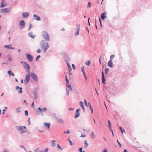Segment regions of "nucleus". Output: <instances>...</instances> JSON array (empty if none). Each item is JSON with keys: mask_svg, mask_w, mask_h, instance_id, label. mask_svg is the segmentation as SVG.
<instances>
[{"mask_svg": "<svg viewBox=\"0 0 152 152\" xmlns=\"http://www.w3.org/2000/svg\"><path fill=\"white\" fill-rule=\"evenodd\" d=\"M117 143H118L120 147H121V143H120V142H119V141H118V140H117Z\"/></svg>", "mask_w": 152, "mask_h": 152, "instance_id": "obj_47", "label": "nucleus"}, {"mask_svg": "<svg viewBox=\"0 0 152 152\" xmlns=\"http://www.w3.org/2000/svg\"><path fill=\"white\" fill-rule=\"evenodd\" d=\"M57 148H59V149L62 150H63V149L61 148V147H60V145L58 144H57Z\"/></svg>", "mask_w": 152, "mask_h": 152, "instance_id": "obj_39", "label": "nucleus"}, {"mask_svg": "<svg viewBox=\"0 0 152 152\" xmlns=\"http://www.w3.org/2000/svg\"><path fill=\"white\" fill-rule=\"evenodd\" d=\"M66 94L68 95H69V90H68L66 92Z\"/></svg>", "mask_w": 152, "mask_h": 152, "instance_id": "obj_61", "label": "nucleus"}, {"mask_svg": "<svg viewBox=\"0 0 152 152\" xmlns=\"http://www.w3.org/2000/svg\"><path fill=\"white\" fill-rule=\"evenodd\" d=\"M30 80V73L28 72L27 74L26 75L25 78L24 80L25 84H26L29 82Z\"/></svg>", "mask_w": 152, "mask_h": 152, "instance_id": "obj_5", "label": "nucleus"}, {"mask_svg": "<svg viewBox=\"0 0 152 152\" xmlns=\"http://www.w3.org/2000/svg\"><path fill=\"white\" fill-rule=\"evenodd\" d=\"M72 67L74 69H75V65L73 64H72Z\"/></svg>", "mask_w": 152, "mask_h": 152, "instance_id": "obj_63", "label": "nucleus"}, {"mask_svg": "<svg viewBox=\"0 0 152 152\" xmlns=\"http://www.w3.org/2000/svg\"><path fill=\"white\" fill-rule=\"evenodd\" d=\"M41 52V50L40 49H39L36 52L38 53H40Z\"/></svg>", "mask_w": 152, "mask_h": 152, "instance_id": "obj_52", "label": "nucleus"}, {"mask_svg": "<svg viewBox=\"0 0 152 152\" xmlns=\"http://www.w3.org/2000/svg\"><path fill=\"white\" fill-rule=\"evenodd\" d=\"M4 108H5V109L2 110L3 112L2 113V114H4V112L6 111V110H7V108L6 107H5Z\"/></svg>", "mask_w": 152, "mask_h": 152, "instance_id": "obj_34", "label": "nucleus"}, {"mask_svg": "<svg viewBox=\"0 0 152 152\" xmlns=\"http://www.w3.org/2000/svg\"><path fill=\"white\" fill-rule=\"evenodd\" d=\"M48 150V149L46 148L44 151H42L43 152H47Z\"/></svg>", "mask_w": 152, "mask_h": 152, "instance_id": "obj_53", "label": "nucleus"}, {"mask_svg": "<svg viewBox=\"0 0 152 152\" xmlns=\"http://www.w3.org/2000/svg\"><path fill=\"white\" fill-rule=\"evenodd\" d=\"M10 9L9 8H6L1 10L0 11L1 13H7L9 12Z\"/></svg>", "mask_w": 152, "mask_h": 152, "instance_id": "obj_11", "label": "nucleus"}, {"mask_svg": "<svg viewBox=\"0 0 152 152\" xmlns=\"http://www.w3.org/2000/svg\"><path fill=\"white\" fill-rule=\"evenodd\" d=\"M65 80L66 81V87L68 88L69 89L72 91V89L71 86L70 85L69 80L67 77V76H65Z\"/></svg>", "mask_w": 152, "mask_h": 152, "instance_id": "obj_4", "label": "nucleus"}, {"mask_svg": "<svg viewBox=\"0 0 152 152\" xmlns=\"http://www.w3.org/2000/svg\"><path fill=\"white\" fill-rule=\"evenodd\" d=\"M19 25L21 28H23L25 27V25L24 21L23 20H21L19 23Z\"/></svg>", "mask_w": 152, "mask_h": 152, "instance_id": "obj_13", "label": "nucleus"}, {"mask_svg": "<svg viewBox=\"0 0 152 152\" xmlns=\"http://www.w3.org/2000/svg\"><path fill=\"white\" fill-rule=\"evenodd\" d=\"M55 118L56 120V122L59 124H63L65 123L64 121L61 118H59L56 116L55 117Z\"/></svg>", "mask_w": 152, "mask_h": 152, "instance_id": "obj_7", "label": "nucleus"}, {"mask_svg": "<svg viewBox=\"0 0 152 152\" xmlns=\"http://www.w3.org/2000/svg\"><path fill=\"white\" fill-rule=\"evenodd\" d=\"M68 140L69 141V142L71 145H74V143H72V141L71 140H70L69 139H68Z\"/></svg>", "mask_w": 152, "mask_h": 152, "instance_id": "obj_43", "label": "nucleus"}, {"mask_svg": "<svg viewBox=\"0 0 152 152\" xmlns=\"http://www.w3.org/2000/svg\"><path fill=\"white\" fill-rule=\"evenodd\" d=\"M81 71H82V72H84L85 69H84V66H83L81 67Z\"/></svg>", "mask_w": 152, "mask_h": 152, "instance_id": "obj_46", "label": "nucleus"}, {"mask_svg": "<svg viewBox=\"0 0 152 152\" xmlns=\"http://www.w3.org/2000/svg\"><path fill=\"white\" fill-rule=\"evenodd\" d=\"M23 66L24 68L26 69L27 72H30V66L26 62H23Z\"/></svg>", "mask_w": 152, "mask_h": 152, "instance_id": "obj_6", "label": "nucleus"}, {"mask_svg": "<svg viewBox=\"0 0 152 152\" xmlns=\"http://www.w3.org/2000/svg\"><path fill=\"white\" fill-rule=\"evenodd\" d=\"M34 19H35L37 21H40L41 20L40 17L38 15H37V16L36 17V18H34Z\"/></svg>", "mask_w": 152, "mask_h": 152, "instance_id": "obj_27", "label": "nucleus"}, {"mask_svg": "<svg viewBox=\"0 0 152 152\" xmlns=\"http://www.w3.org/2000/svg\"><path fill=\"white\" fill-rule=\"evenodd\" d=\"M103 152H107V149H104V150Z\"/></svg>", "mask_w": 152, "mask_h": 152, "instance_id": "obj_64", "label": "nucleus"}, {"mask_svg": "<svg viewBox=\"0 0 152 152\" xmlns=\"http://www.w3.org/2000/svg\"><path fill=\"white\" fill-rule=\"evenodd\" d=\"M91 136L92 139H94V138L95 137V135H94L93 132H92L91 134Z\"/></svg>", "mask_w": 152, "mask_h": 152, "instance_id": "obj_32", "label": "nucleus"}, {"mask_svg": "<svg viewBox=\"0 0 152 152\" xmlns=\"http://www.w3.org/2000/svg\"><path fill=\"white\" fill-rule=\"evenodd\" d=\"M39 148H37L34 150V152H39Z\"/></svg>", "mask_w": 152, "mask_h": 152, "instance_id": "obj_59", "label": "nucleus"}, {"mask_svg": "<svg viewBox=\"0 0 152 152\" xmlns=\"http://www.w3.org/2000/svg\"><path fill=\"white\" fill-rule=\"evenodd\" d=\"M84 144L85 145V148H86L88 145V144L87 143V141L86 140L85 141Z\"/></svg>", "mask_w": 152, "mask_h": 152, "instance_id": "obj_30", "label": "nucleus"}, {"mask_svg": "<svg viewBox=\"0 0 152 152\" xmlns=\"http://www.w3.org/2000/svg\"><path fill=\"white\" fill-rule=\"evenodd\" d=\"M86 105L88 107H90L91 106V104L90 102H88L86 104Z\"/></svg>", "mask_w": 152, "mask_h": 152, "instance_id": "obj_41", "label": "nucleus"}, {"mask_svg": "<svg viewBox=\"0 0 152 152\" xmlns=\"http://www.w3.org/2000/svg\"><path fill=\"white\" fill-rule=\"evenodd\" d=\"M83 75L85 77V78L86 80L87 79V77H86V73H85V72H83Z\"/></svg>", "mask_w": 152, "mask_h": 152, "instance_id": "obj_56", "label": "nucleus"}, {"mask_svg": "<svg viewBox=\"0 0 152 152\" xmlns=\"http://www.w3.org/2000/svg\"><path fill=\"white\" fill-rule=\"evenodd\" d=\"M119 129L121 131L122 133H123L125 132V129H122V127L121 126L119 127Z\"/></svg>", "mask_w": 152, "mask_h": 152, "instance_id": "obj_33", "label": "nucleus"}, {"mask_svg": "<svg viewBox=\"0 0 152 152\" xmlns=\"http://www.w3.org/2000/svg\"><path fill=\"white\" fill-rule=\"evenodd\" d=\"M20 107H19L16 109V113H20Z\"/></svg>", "mask_w": 152, "mask_h": 152, "instance_id": "obj_36", "label": "nucleus"}, {"mask_svg": "<svg viewBox=\"0 0 152 152\" xmlns=\"http://www.w3.org/2000/svg\"><path fill=\"white\" fill-rule=\"evenodd\" d=\"M114 57L115 56L114 55H111L110 56V60H111V61H112V59L114 58Z\"/></svg>", "mask_w": 152, "mask_h": 152, "instance_id": "obj_35", "label": "nucleus"}, {"mask_svg": "<svg viewBox=\"0 0 152 152\" xmlns=\"http://www.w3.org/2000/svg\"><path fill=\"white\" fill-rule=\"evenodd\" d=\"M25 115L26 116H28V112L27 110H25Z\"/></svg>", "mask_w": 152, "mask_h": 152, "instance_id": "obj_38", "label": "nucleus"}, {"mask_svg": "<svg viewBox=\"0 0 152 152\" xmlns=\"http://www.w3.org/2000/svg\"><path fill=\"white\" fill-rule=\"evenodd\" d=\"M26 58L30 62H31L33 60V58L32 56L30 54H26Z\"/></svg>", "mask_w": 152, "mask_h": 152, "instance_id": "obj_9", "label": "nucleus"}, {"mask_svg": "<svg viewBox=\"0 0 152 152\" xmlns=\"http://www.w3.org/2000/svg\"><path fill=\"white\" fill-rule=\"evenodd\" d=\"M65 61H66V64L68 66H71L70 65V64H69V62L68 61V60H67V61L66 60Z\"/></svg>", "mask_w": 152, "mask_h": 152, "instance_id": "obj_42", "label": "nucleus"}, {"mask_svg": "<svg viewBox=\"0 0 152 152\" xmlns=\"http://www.w3.org/2000/svg\"><path fill=\"white\" fill-rule=\"evenodd\" d=\"M107 65L110 68L112 67L113 65V64L112 61H111V60H109L108 62Z\"/></svg>", "mask_w": 152, "mask_h": 152, "instance_id": "obj_20", "label": "nucleus"}, {"mask_svg": "<svg viewBox=\"0 0 152 152\" xmlns=\"http://www.w3.org/2000/svg\"><path fill=\"white\" fill-rule=\"evenodd\" d=\"M4 48H7V49H14V48L12 47V45L11 44H9L4 45Z\"/></svg>", "mask_w": 152, "mask_h": 152, "instance_id": "obj_16", "label": "nucleus"}, {"mask_svg": "<svg viewBox=\"0 0 152 152\" xmlns=\"http://www.w3.org/2000/svg\"><path fill=\"white\" fill-rule=\"evenodd\" d=\"M7 5L5 1L4 0H2L1 3V5L0 6L1 8H3Z\"/></svg>", "mask_w": 152, "mask_h": 152, "instance_id": "obj_18", "label": "nucleus"}, {"mask_svg": "<svg viewBox=\"0 0 152 152\" xmlns=\"http://www.w3.org/2000/svg\"><path fill=\"white\" fill-rule=\"evenodd\" d=\"M79 111H80V109H77L76 111V115L75 116L74 118H76L78 117L80 115V114L79 113Z\"/></svg>", "mask_w": 152, "mask_h": 152, "instance_id": "obj_17", "label": "nucleus"}, {"mask_svg": "<svg viewBox=\"0 0 152 152\" xmlns=\"http://www.w3.org/2000/svg\"><path fill=\"white\" fill-rule=\"evenodd\" d=\"M32 27V26L31 24H30L29 27L28 28V30H30V29Z\"/></svg>", "mask_w": 152, "mask_h": 152, "instance_id": "obj_49", "label": "nucleus"}, {"mask_svg": "<svg viewBox=\"0 0 152 152\" xmlns=\"http://www.w3.org/2000/svg\"><path fill=\"white\" fill-rule=\"evenodd\" d=\"M42 35L43 38L48 41L50 40V37L48 33L46 31H43L42 32Z\"/></svg>", "mask_w": 152, "mask_h": 152, "instance_id": "obj_3", "label": "nucleus"}, {"mask_svg": "<svg viewBox=\"0 0 152 152\" xmlns=\"http://www.w3.org/2000/svg\"><path fill=\"white\" fill-rule=\"evenodd\" d=\"M4 152H9V151L8 150H7L6 148H5L4 149Z\"/></svg>", "mask_w": 152, "mask_h": 152, "instance_id": "obj_55", "label": "nucleus"}, {"mask_svg": "<svg viewBox=\"0 0 152 152\" xmlns=\"http://www.w3.org/2000/svg\"><path fill=\"white\" fill-rule=\"evenodd\" d=\"M109 71V69L108 68H106L105 69V74H108V72Z\"/></svg>", "mask_w": 152, "mask_h": 152, "instance_id": "obj_31", "label": "nucleus"}, {"mask_svg": "<svg viewBox=\"0 0 152 152\" xmlns=\"http://www.w3.org/2000/svg\"><path fill=\"white\" fill-rule=\"evenodd\" d=\"M31 77L35 81L37 82L38 81V77L37 75L35 73H32L31 74Z\"/></svg>", "mask_w": 152, "mask_h": 152, "instance_id": "obj_8", "label": "nucleus"}, {"mask_svg": "<svg viewBox=\"0 0 152 152\" xmlns=\"http://www.w3.org/2000/svg\"><path fill=\"white\" fill-rule=\"evenodd\" d=\"M86 136V134H84L83 135L81 134V136H80V137L83 138V137Z\"/></svg>", "mask_w": 152, "mask_h": 152, "instance_id": "obj_58", "label": "nucleus"}, {"mask_svg": "<svg viewBox=\"0 0 152 152\" xmlns=\"http://www.w3.org/2000/svg\"><path fill=\"white\" fill-rule=\"evenodd\" d=\"M56 141L55 140H53L51 141L52 145L51 146L52 147H54L56 145V144L55 143V142H56Z\"/></svg>", "mask_w": 152, "mask_h": 152, "instance_id": "obj_24", "label": "nucleus"}, {"mask_svg": "<svg viewBox=\"0 0 152 152\" xmlns=\"http://www.w3.org/2000/svg\"><path fill=\"white\" fill-rule=\"evenodd\" d=\"M106 13L105 12L102 13L101 15V19L103 20H104L106 18Z\"/></svg>", "mask_w": 152, "mask_h": 152, "instance_id": "obj_22", "label": "nucleus"}, {"mask_svg": "<svg viewBox=\"0 0 152 152\" xmlns=\"http://www.w3.org/2000/svg\"><path fill=\"white\" fill-rule=\"evenodd\" d=\"M37 88H35L33 92V94L34 95V99H35L37 97Z\"/></svg>", "mask_w": 152, "mask_h": 152, "instance_id": "obj_15", "label": "nucleus"}, {"mask_svg": "<svg viewBox=\"0 0 152 152\" xmlns=\"http://www.w3.org/2000/svg\"><path fill=\"white\" fill-rule=\"evenodd\" d=\"M40 57V55H39L38 56H37L36 57V61H37L38 60V59Z\"/></svg>", "mask_w": 152, "mask_h": 152, "instance_id": "obj_50", "label": "nucleus"}, {"mask_svg": "<svg viewBox=\"0 0 152 152\" xmlns=\"http://www.w3.org/2000/svg\"><path fill=\"white\" fill-rule=\"evenodd\" d=\"M70 133V132L69 130H67L66 131H65L64 132V134H66V133L69 134Z\"/></svg>", "mask_w": 152, "mask_h": 152, "instance_id": "obj_48", "label": "nucleus"}, {"mask_svg": "<svg viewBox=\"0 0 152 152\" xmlns=\"http://www.w3.org/2000/svg\"><path fill=\"white\" fill-rule=\"evenodd\" d=\"M82 149H83V148L82 147H81L80 148H79V151L80 152H82V151H82Z\"/></svg>", "mask_w": 152, "mask_h": 152, "instance_id": "obj_54", "label": "nucleus"}, {"mask_svg": "<svg viewBox=\"0 0 152 152\" xmlns=\"http://www.w3.org/2000/svg\"><path fill=\"white\" fill-rule=\"evenodd\" d=\"M7 73L10 76L12 75L13 77L15 76V75L11 71H8L7 72Z\"/></svg>", "mask_w": 152, "mask_h": 152, "instance_id": "obj_25", "label": "nucleus"}, {"mask_svg": "<svg viewBox=\"0 0 152 152\" xmlns=\"http://www.w3.org/2000/svg\"><path fill=\"white\" fill-rule=\"evenodd\" d=\"M68 67L69 71V72H71L72 71V68H71V66H68Z\"/></svg>", "mask_w": 152, "mask_h": 152, "instance_id": "obj_45", "label": "nucleus"}, {"mask_svg": "<svg viewBox=\"0 0 152 152\" xmlns=\"http://www.w3.org/2000/svg\"><path fill=\"white\" fill-rule=\"evenodd\" d=\"M44 126L48 128V129H50V123H47L46 122H45L44 123Z\"/></svg>", "mask_w": 152, "mask_h": 152, "instance_id": "obj_19", "label": "nucleus"}, {"mask_svg": "<svg viewBox=\"0 0 152 152\" xmlns=\"http://www.w3.org/2000/svg\"><path fill=\"white\" fill-rule=\"evenodd\" d=\"M89 107V109H90V110L91 111V113H92L93 112V109L92 108L91 106L90 107Z\"/></svg>", "mask_w": 152, "mask_h": 152, "instance_id": "obj_51", "label": "nucleus"}, {"mask_svg": "<svg viewBox=\"0 0 152 152\" xmlns=\"http://www.w3.org/2000/svg\"><path fill=\"white\" fill-rule=\"evenodd\" d=\"M74 108H70L69 109V110L70 111H72L74 110Z\"/></svg>", "mask_w": 152, "mask_h": 152, "instance_id": "obj_57", "label": "nucleus"}, {"mask_svg": "<svg viewBox=\"0 0 152 152\" xmlns=\"http://www.w3.org/2000/svg\"><path fill=\"white\" fill-rule=\"evenodd\" d=\"M80 104L81 105V107H82V108L83 110V111L84 112L85 111V108H84V106L83 105L84 103H83V102L81 101L80 102Z\"/></svg>", "mask_w": 152, "mask_h": 152, "instance_id": "obj_23", "label": "nucleus"}, {"mask_svg": "<svg viewBox=\"0 0 152 152\" xmlns=\"http://www.w3.org/2000/svg\"><path fill=\"white\" fill-rule=\"evenodd\" d=\"M80 29V24L77 25V29L75 33V35L77 36L79 34V31Z\"/></svg>", "mask_w": 152, "mask_h": 152, "instance_id": "obj_12", "label": "nucleus"}, {"mask_svg": "<svg viewBox=\"0 0 152 152\" xmlns=\"http://www.w3.org/2000/svg\"><path fill=\"white\" fill-rule=\"evenodd\" d=\"M29 15V13L28 12H23L22 13V17L23 18H25L28 17Z\"/></svg>", "mask_w": 152, "mask_h": 152, "instance_id": "obj_14", "label": "nucleus"}, {"mask_svg": "<svg viewBox=\"0 0 152 152\" xmlns=\"http://www.w3.org/2000/svg\"><path fill=\"white\" fill-rule=\"evenodd\" d=\"M16 128L18 130L20 131V133L23 134L26 132V126H16Z\"/></svg>", "mask_w": 152, "mask_h": 152, "instance_id": "obj_2", "label": "nucleus"}, {"mask_svg": "<svg viewBox=\"0 0 152 152\" xmlns=\"http://www.w3.org/2000/svg\"><path fill=\"white\" fill-rule=\"evenodd\" d=\"M7 57L8 59L10 61H11L12 60V58L10 57V56L9 54H8L7 55Z\"/></svg>", "mask_w": 152, "mask_h": 152, "instance_id": "obj_37", "label": "nucleus"}, {"mask_svg": "<svg viewBox=\"0 0 152 152\" xmlns=\"http://www.w3.org/2000/svg\"><path fill=\"white\" fill-rule=\"evenodd\" d=\"M102 83H104V84H106V83H105V77L104 75H103V76H102Z\"/></svg>", "mask_w": 152, "mask_h": 152, "instance_id": "obj_29", "label": "nucleus"}, {"mask_svg": "<svg viewBox=\"0 0 152 152\" xmlns=\"http://www.w3.org/2000/svg\"><path fill=\"white\" fill-rule=\"evenodd\" d=\"M90 64H91V62L89 61H88L86 62V64L88 65V66Z\"/></svg>", "mask_w": 152, "mask_h": 152, "instance_id": "obj_40", "label": "nucleus"}, {"mask_svg": "<svg viewBox=\"0 0 152 152\" xmlns=\"http://www.w3.org/2000/svg\"><path fill=\"white\" fill-rule=\"evenodd\" d=\"M112 132V136L113 137H114V133H113V131L112 130H110Z\"/></svg>", "mask_w": 152, "mask_h": 152, "instance_id": "obj_62", "label": "nucleus"}, {"mask_svg": "<svg viewBox=\"0 0 152 152\" xmlns=\"http://www.w3.org/2000/svg\"><path fill=\"white\" fill-rule=\"evenodd\" d=\"M108 127L110 130H112L111 124L109 120L108 121Z\"/></svg>", "mask_w": 152, "mask_h": 152, "instance_id": "obj_28", "label": "nucleus"}, {"mask_svg": "<svg viewBox=\"0 0 152 152\" xmlns=\"http://www.w3.org/2000/svg\"><path fill=\"white\" fill-rule=\"evenodd\" d=\"M22 87H20L18 86H16V89L17 90L18 89H19V90L18 91V93L19 94H21L22 93Z\"/></svg>", "mask_w": 152, "mask_h": 152, "instance_id": "obj_21", "label": "nucleus"}, {"mask_svg": "<svg viewBox=\"0 0 152 152\" xmlns=\"http://www.w3.org/2000/svg\"><path fill=\"white\" fill-rule=\"evenodd\" d=\"M44 40L41 41L40 44L41 45V48L44 50V53H46L47 50L49 48V45L48 42H43Z\"/></svg>", "mask_w": 152, "mask_h": 152, "instance_id": "obj_1", "label": "nucleus"}, {"mask_svg": "<svg viewBox=\"0 0 152 152\" xmlns=\"http://www.w3.org/2000/svg\"><path fill=\"white\" fill-rule=\"evenodd\" d=\"M95 27L96 29H97V26L96 25V19H95Z\"/></svg>", "mask_w": 152, "mask_h": 152, "instance_id": "obj_60", "label": "nucleus"}, {"mask_svg": "<svg viewBox=\"0 0 152 152\" xmlns=\"http://www.w3.org/2000/svg\"><path fill=\"white\" fill-rule=\"evenodd\" d=\"M91 4L90 2H89L88 4L87 7H91Z\"/></svg>", "mask_w": 152, "mask_h": 152, "instance_id": "obj_44", "label": "nucleus"}, {"mask_svg": "<svg viewBox=\"0 0 152 152\" xmlns=\"http://www.w3.org/2000/svg\"><path fill=\"white\" fill-rule=\"evenodd\" d=\"M32 32H30L28 33L29 36L32 39H34L35 37V35H32Z\"/></svg>", "mask_w": 152, "mask_h": 152, "instance_id": "obj_26", "label": "nucleus"}, {"mask_svg": "<svg viewBox=\"0 0 152 152\" xmlns=\"http://www.w3.org/2000/svg\"><path fill=\"white\" fill-rule=\"evenodd\" d=\"M46 110H47V108L45 107H44L42 109L40 108V107H38L37 108V111L38 112H40L41 113V115H43L42 114V111H43L44 112H45Z\"/></svg>", "mask_w": 152, "mask_h": 152, "instance_id": "obj_10", "label": "nucleus"}]
</instances>
